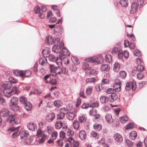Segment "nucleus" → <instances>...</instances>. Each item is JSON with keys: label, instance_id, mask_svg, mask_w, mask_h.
Masks as SVG:
<instances>
[{"label": "nucleus", "instance_id": "nucleus-30", "mask_svg": "<svg viewBox=\"0 0 147 147\" xmlns=\"http://www.w3.org/2000/svg\"><path fill=\"white\" fill-rule=\"evenodd\" d=\"M119 3L123 7H126L128 5V1L127 0H120Z\"/></svg>", "mask_w": 147, "mask_h": 147}, {"label": "nucleus", "instance_id": "nucleus-51", "mask_svg": "<svg viewBox=\"0 0 147 147\" xmlns=\"http://www.w3.org/2000/svg\"><path fill=\"white\" fill-rule=\"evenodd\" d=\"M125 142L127 145L129 147H131L133 145V143L129 140H126Z\"/></svg>", "mask_w": 147, "mask_h": 147}, {"label": "nucleus", "instance_id": "nucleus-18", "mask_svg": "<svg viewBox=\"0 0 147 147\" xmlns=\"http://www.w3.org/2000/svg\"><path fill=\"white\" fill-rule=\"evenodd\" d=\"M27 127L29 130L33 131L35 129L36 125L35 123L31 122L27 124Z\"/></svg>", "mask_w": 147, "mask_h": 147}, {"label": "nucleus", "instance_id": "nucleus-12", "mask_svg": "<svg viewBox=\"0 0 147 147\" xmlns=\"http://www.w3.org/2000/svg\"><path fill=\"white\" fill-rule=\"evenodd\" d=\"M55 117V114L53 112H51L48 114L46 116V119L49 122L52 121Z\"/></svg>", "mask_w": 147, "mask_h": 147}, {"label": "nucleus", "instance_id": "nucleus-50", "mask_svg": "<svg viewBox=\"0 0 147 147\" xmlns=\"http://www.w3.org/2000/svg\"><path fill=\"white\" fill-rule=\"evenodd\" d=\"M65 113L64 112H61L57 115V118L58 119H63L64 117Z\"/></svg>", "mask_w": 147, "mask_h": 147}, {"label": "nucleus", "instance_id": "nucleus-43", "mask_svg": "<svg viewBox=\"0 0 147 147\" xmlns=\"http://www.w3.org/2000/svg\"><path fill=\"white\" fill-rule=\"evenodd\" d=\"M89 70L90 71L89 73L90 75H96L98 73V71L96 70L93 69L91 67V69H89Z\"/></svg>", "mask_w": 147, "mask_h": 147}, {"label": "nucleus", "instance_id": "nucleus-1", "mask_svg": "<svg viewBox=\"0 0 147 147\" xmlns=\"http://www.w3.org/2000/svg\"><path fill=\"white\" fill-rule=\"evenodd\" d=\"M18 99L17 98L14 96L11 97L9 103L10 109L15 112L18 111L20 107L18 105Z\"/></svg>", "mask_w": 147, "mask_h": 147}, {"label": "nucleus", "instance_id": "nucleus-14", "mask_svg": "<svg viewBox=\"0 0 147 147\" xmlns=\"http://www.w3.org/2000/svg\"><path fill=\"white\" fill-rule=\"evenodd\" d=\"M114 138L116 141L118 142L121 143L123 140L122 136L119 133H116L114 135Z\"/></svg>", "mask_w": 147, "mask_h": 147}, {"label": "nucleus", "instance_id": "nucleus-25", "mask_svg": "<svg viewBox=\"0 0 147 147\" xmlns=\"http://www.w3.org/2000/svg\"><path fill=\"white\" fill-rule=\"evenodd\" d=\"M105 119L108 123H111L113 121V119L112 118L111 115L107 114L105 116Z\"/></svg>", "mask_w": 147, "mask_h": 147}, {"label": "nucleus", "instance_id": "nucleus-8", "mask_svg": "<svg viewBox=\"0 0 147 147\" xmlns=\"http://www.w3.org/2000/svg\"><path fill=\"white\" fill-rule=\"evenodd\" d=\"M136 88V84L134 81L131 83H127L126 85L125 89L126 90L129 91L132 89L133 91L135 90Z\"/></svg>", "mask_w": 147, "mask_h": 147}, {"label": "nucleus", "instance_id": "nucleus-4", "mask_svg": "<svg viewBox=\"0 0 147 147\" xmlns=\"http://www.w3.org/2000/svg\"><path fill=\"white\" fill-rule=\"evenodd\" d=\"M0 89L3 92V95L7 97H10L12 93V91L7 88L6 84L3 83L0 87Z\"/></svg>", "mask_w": 147, "mask_h": 147}, {"label": "nucleus", "instance_id": "nucleus-45", "mask_svg": "<svg viewBox=\"0 0 147 147\" xmlns=\"http://www.w3.org/2000/svg\"><path fill=\"white\" fill-rule=\"evenodd\" d=\"M79 120L80 123H85L86 121V118L84 116H82L79 117Z\"/></svg>", "mask_w": 147, "mask_h": 147}, {"label": "nucleus", "instance_id": "nucleus-47", "mask_svg": "<svg viewBox=\"0 0 147 147\" xmlns=\"http://www.w3.org/2000/svg\"><path fill=\"white\" fill-rule=\"evenodd\" d=\"M49 51L48 50L43 49L42 51V53L43 57H47L49 54Z\"/></svg>", "mask_w": 147, "mask_h": 147}, {"label": "nucleus", "instance_id": "nucleus-37", "mask_svg": "<svg viewBox=\"0 0 147 147\" xmlns=\"http://www.w3.org/2000/svg\"><path fill=\"white\" fill-rule=\"evenodd\" d=\"M71 59L73 63L76 65L79 63V61L77 57L73 56L71 57Z\"/></svg>", "mask_w": 147, "mask_h": 147}, {"label": "nucleus", "instance_id": "nucleus-27", "mask_svg": "<svg viewBox=\"0 0 147 147\" xmlns=\"http://www.w3.org/2000/svg\"><path fill=\"white\" fill-rule=\"evenodd\" d=\"M113 70L115 72H117L119 70L120 68V65L117 62L115 63L113 65Z\"/></svg>", "mask_w": 147, "mask_h": 147}, {"label": "nucleus", "instance_id": "nucleus-38", "mask_svg": "<svg viewBox=\"0 0 147 147\" xmlns=\"http://www.w3.org/2000/svg\"><path fill=\"white\" fill-rule=\"evenodd\" d=\"M126 75L127 73L125 71H122L120 72V77L122 79H124L126 77Z\"/></svg>", "mask_w": 147, "mask_h": 147}, {"label": "nucleus", "instance_id": "nucleus-19", "mask_svg": "<svg viewBox=\"0 0 147 147\" xmlns=\"http://www.w3.org/2000/svg\"><path fill=\"white\" fill-rule=\"evenodd\" d=\"M79 137L80 139L82 140H84L86 138V132L84 130H82L80 132Z\"/></svg>", "mask_w": 147, "mask_h": 147}, {"label": "nucleus", "instance_id": "nucleus-59", "mask_svg": "<svg viewBox=\"0 0 147 147\" xmlns=\"http://www.w3.org/2000/svg\"><path fill=\"white\" fill-rule=\"evenodd\" d=\"M144 76L143 74L141 72L139 73L137 75V78L139 80L141 79Z\"/></svg>", "mask_w": 147, "mask_h": 147}, {"label": "nucleus", "instance_id": "nucleus-9", "mask_svg": "<svg viewBox=\"0 0 147 147\" xmlns=\"http://www.w3.org/2000/svg\"><path fill=\"white\" fill-rule=\"evenodd\" d=\"M121 82L120 81L115 83L113 85V89L116 92H119L121 91Z\"/></svg>", "mask_w": 147, "mask_h": 147}, {"label": "nucleus", "instance_id": "nucleus-49", "mask_svg": "<svg viewBox=\"0 0 147 147\" xmlns=\"http://www.w3.org/2000/svg\"><path fill=\"white\" fill-rule=\"evenodd\" d=\"M99 106V104L98 102L97 101L94 102H93L91 105H90V107L92 108L94 107H97Z\"/></svg>", "mask_w": 147, "mask_h": 147}, {"label": "nucleus", "instance_id": "nucleus-42", "mask_svg": "<svg viewBox=\"0 0 147 147\" xmlns=\"http://www.w3.org/2000/svg\"><path fill=\"white\" fill-rule=\"evenodd\" d=\"M92 87L88 86L86 90V94L88 95H90L92 93Z\"/></svg>", "mask_w": 147, "mask_h": 147}, {"label": "nucleus", "instance_id": "nucleus-21", "mask_svg": "<svg viewBox=\"0 0 147 147\" xmlns=\"http://www.w3.org/2000/svg\"><path fill=\"white\" fill-rule=\"evenodd\" d=\"M64 58V57L63 56H60L59 55V57H57L54 62H55L58 65H60L62 64V59H63Z\"/></svg>", "mask_w": 147, "mask_h": 147}, {"label": "nucleus", "instance_id": "nucleus-48", "mask_svg": "<svg viewBox=\"0 0 147 147\" xmlns=\"http://www.w3.org/2000/svg\"><path fill=\"white\" fill-rule=\"evenodd\" d=\"M134 54L135 55L138 57H140L142 54L140 51L138 49H136L134 51Z\"/></svg>", "mask_w": 147, "mask_h": 147}, {"label": "nucleus", "instance_id": "nucleus-26", "mask_svg": "<svg viewBox=\"0 0 147 147\" xmlns=\"http://www.w3.org/2000/svg\"><path fill=\"white\" fill-rule=\"evenodd\" d=\"M52 50L53 51L57 53H61V49L58 45H54L52 48Z\"/></svg>", "mask_w": 147, "mask_h": 147}, {"label": "nucleus", "instance_id": "nucleus-23", "mask_svg": "<svg viewBox=\"0 0 147 147\" xmlns=\"http://www.w3.org/2000/svg\"><path fill=\"white\" fill-rule=\"evenodd\" d=\"M74 115L73 112H68L66 113L67 118L69 120H72L74 119Z\"/></svg>", "mask_w": 147, "mask_h": 147}, {"label": "nucleus", "instance_id": "nucleus-10", "mask_svg": "<svg viewBox=\"0 0 147 147\" xmlns=\"http://www.w3.org/2000/svg\"><path fill=\"white\" fill-rule=\"evenodd\" d=\"M9 115V111L6 109L3 108L0 111V115L1 116L7 117Z\"/></svg>", "mask_w": 147, "mask_h": 147}, {"label": "nucleus", "instance_id": "nucleus-39", "mask_svg": "<svg viewBox=\"0 0 147 147\" xmlns=\"http://www.w3.org/2000/svg\"><path fill=\"white\" fill-rule=\"evenodd\" d=\"M94 129L96 130L100 131L102 129V126L100 124L96 123L94 125Z\"/></svg>", "mask_w": 147, "mask_h": 147}, {"label": "nucleus", "instance_id": "nucleus-55", "mask_svg": "<svg viewBox=\"0 0 147 147\" xmlns=\"http://www.w3.org/2000/svg\"><path fill=\"white\" fill-rule=\"evenodd\" d=\"M144 67L142 65H138L137 67V69L138 71H142L144 69Z\"/></svg>", "mask_w": 147, "mask_h": 147}, {"label": "nucleus", "instance_id": "nucleus-63", "mask_svg": "<svg viewBox=\"0 0 147 147\" xmlns=\"http://www.w3.org/2000/svg\"><path fill=\"white\" fill-rule=\"evenodd\" d=\"M106 92L108 94H111L114 92L113 89L112 88H108Z\"/></svg>", "mask_w": 147, "mask_h": 147}, {"label": "nucleus", "instance_id": "nucleus-52", "mask_svg": "<svg viewBox=\"0 0 147 147\" xmlns=\"http://www.w3.org/2000/svg\"><path fill=\"white\" fill-rule=\"evenodd\" d=\"M96 80V79L94 78H87L86 80V81L87 82H93Z\"/></svg>", "mask_w": 147, "mask_h": 147}, {"label": "nucleus", "instance_id": "nucleus-24", "mask_svg": "<svg viewBox=\"0 0 147 147\" xmlns=\"http://www.w3.org/2000/svg\"><path fill=\"white\" fill-rule=\"evenodd\" d=\"M19 100L20 102L22 104L24 105L27 103L29 101H27V98L24 96H21L19 98Z\"/></svg>", "mask_w": 147, "mask_h": 147}, {"label": "nucleus", "instance_id": "nucleus-3", "mask_svg": "<svg viewBox=\"0 0 147 147\" xmlns=\"http://www.w3.org/2000/svg\"><path fill=\"white\" fill-rule=\"evenodd\" d=\"M13 73L16 76H20L22 77H28L30 76L31 72L30 71H26L24 73L22 71L18 70H14L13 71Z\"/></svg>", "mask_w": 147, "mask_h": 147}, {"label": "nucleus", "instance_id": "nucleus-11", "mask_svg": "<svg viewBox=\"0 0 147 147\" xmlns=\"http://www.w3.org/2000/svg\"><path fill=\"white\" fill-rule=\"evenodd\" d=\"M61 51L62 53H59V56L65 57V56H69L70 55V53L68 50L65 47H63L62 48Z\"/></svg>", "mask_w": 147, "mask_h": 147}, {"label": "nucleus", "instance_id": "nucleus-32", "mask_svg": "<svg viewBox=\"0 0 147 147\" xmlns=\"http://www.w3.org/2000/svg\"><path fill=\"white\" fill-rule=\"evenodd\" d=\"M100 102L102 103L107 102L108 100V98L107 96H102L100 98Z\"/></svg>", "mask_w": 147, "mask_h": 147}, {"label": "nucleus", "instance_id": "nucleus-36", "mask_svg": "<svg viewBox=\"0 0 147 147\" xmlns=\"http://www.w3.org/2000/svg\"><path fill=\"white\" fill-rule=\"evenodd\" d=\"M73 126L75 129H78L80 126V123L78 121H74L73 122Z\"/></svg>", "mask_w": 147, "mask_h": 147}, {"label": "nucleus", "instance_id": "nucleus-53", "mask_svg": "<svg viewBox=\"0 0 147 147\" xmlns=\"http://www.w3.org/2000/svg\"><path fill=\"white\" fill-rule=\"evenodd\" d=\"M90 105L88 103H84L82 106V108L84 109H87L90 107Z\"/></svg>", "mask_w": 147, "mask_h": 147}, {"label": "nucleus", "instance_id": "nucleus-17", "mask_svg": "<svg viewBox=\"0 0 147 147\" xmlns=\"http://www.w3.org/2000/svg\"><path fill=\"white\" fill-rule=\"evenodd\" d=\"M21 138L26 140V138L29 136V133L27 131H22L20 134Z\"/></svg>", "mask_w": 147, "mask_h": 147}, {"label": "nucleus", "instance_id": "nucleus-6", "mask_svg": "<svg viewBox=\"0 0 147 147\" xmlns=\"http://www.w3.org/2000/svg\"><path fill=\"white\" fill-rule=\"evenodd\" d=\"M19 126H18L16 127H11L7 129V131L9 132H13L12 135L13 137L14 138L18 136L20 134L19 132L18 131V128Z\"/></svg>", "mask_w": 147, "mask_h": 147}, {"label": "nucleus", "instance_id": "nucleus-44", "mask_svg": "<svg viewBox=\"0 0 147 147\" xmlns=\"http://www.w3.org/2000/svg\"><path fill=\"white\" fill-rule=\"evenodd\" d=\"M56 30L58 33L61 34L63 32V29L61 26L60 25L57 26V27L55 28Z\"/></svg>", "mask_w": 147, "mask_h": 147}, {"label": "nucleus", "instance_id": "nucleus-29", "mask_svg": "<svg viewBox=\"0 0 147 147\" xmlns=\"http://www.w3.org/2000/svg\"><path fill=\"white\" fill-rule=\"evenodd\" d=\"M54 104L55 106L57 107H59L63 105L62 101L59 100H56L54 101Z\"/></svg>", "mask_w": 147, "mask_h": 147}, {"label": "nucleus", "instance_id": "nucleus-16", "mask_svg": "<svg viewBox=\"0 0 147 147\" xmlns=\"http://www.w3.org/2000/svg\"><path fill=\"white\" fill-rule=\"evenodd\" d=\"M109 98L110 101L113 102L118 98V96L116 93L113 92L109 96Z\"/></svg>", "mask_w": 147, "mask_h": 147}, {"label": "nucleus", "instance_id": "nucleus-60", "mask_svg": "<svg viewBox=\"0 0 147 147\" xmlns=\"http://www.w3.org/2000/svg\"><path fill=\"white\" fill-rule=\"evenodd\" d=\"M123 56V53L121 51H119L118 53V57L119 59H121Z\"/></svg>", "mask_w": 147, "mask_h": 147}, {"label": "nucleus", "instance_id": "nucleus-20", "mask_svg": "<svg viewBox=\"0 0 147 147\" xmlns=\"http://www.w3.org/2000/svg\"><path fill=\"white\" fill-rule=\"evenodd\" d=\"M24 109L27 111H30L32 109V105L29 102L24 105Z\"/></svg>", "mask_w": 147, "mask_h": 147}, {"label": "nucleus", "instance_id": "nucleus-40", "mask_svg": "<svg viewBox=\"0 0 147 147\" xmlns=\"http://www.w3.org/2000/svg\"><path fill=\"white\" fill-rule=\"evenodd\" d=\"M66 134L68 136H72L74 134V132L69 129H66Z\"/></svg>", "mask_w": 147, "mask_h": 147}, {"label": "nucleus", "instance_id": "nucleus-34", "mask_svg": "<svg viewBox=\"0 0 147 147\" xmlns=\"http://www.w3.org/2000/svg\"><path fill=\"white\" fill-rule=\"evenodd\" d=\"M128 119V117L125 115H123L120 118V121L122 123H125Z\"/></svg>", "mask_w": 147, "mask_h": 147}, {"label": "nucleus", "instance_id": "nucleus-41", "mask_svg": "<svg viewBox=\"0 0 147 147\" xmlns=\"http://www.w3.org/2000/svg\"><path fill=\"white\" fill-rule=\"evenodd\" d=\"M50 61L54 62L56 60V58L53 55L49 54L47 57Z\"/></svg>", "mask_w": 147, "mask_h": 147}, {"label": "nucleus", "instance_id": "nucleus-46", "mask_svg": "<svg viewBox=\"0 0 147 147\" xmlns=\"http://www.w3.org/2000/svg\"><path fill=\"white\" fill-rule=\"evenodd\" d=\"M47 62V59L45 58H40L39 61V63L42 65H44Z\"/></svg>", "mask_w": 147, "mask_h": 147}, {"label": "nucleus", "instance_id": "nucleus-62", "mask_svg": "<svg viewBox=\"0 0 147 147\" xmlns=\"http://www.w3.org/2000/svg\"><path fill=\"white\" fill-rule=\"evenodd\" d=\"M105 140L104 138H102L100 140L98 141V144L100 145H104L105 143Z\"/></svg>", "mask_w": 147, "mask_h": 147}, {"label": "nucleus", "instance_id": "nucleus-33", "mask_svg": "<svg viewBox=\"0 0 147 147\" xmlns=\"http://www.w3.org/2000/svg\"><path fill=\"white\" fill-rule=\"evenodd\" d=\"M105 59L106 62L110 63L112 61V58L110 54H107L105 56Z\"/></svg>", "mask_w": 147, "mask_h": 147}, {"label": "nucleus", "instance_id": "nucleus-5", "mask_svg": "<svg viewBox=\"0 0 147 147\" xmlns=\"http://www.w3.org/2000/svg\"><path fill=\"white\" fill-rule=\"evenodd\" d=\"M50 71L51 72H54V74H52V75L54 76L55 78H56V75L61 74L63 72L62 69L59 67H55L53 65H50L49 66Z\"/></svg>", "mask_w": 147, "mask_h": 147}, {"label": "nucleus", "instance_id": "nucleus-22", "mask_svg": "<svg viewBox=\"0 0 147 147\" xmlns=\"http://www.w3.org/2000/svg\"><path fill=\"white\" fill-rule=\"evenodd\" d=\"M82 68L84 70L87 69L89 70L91 69V67H89V64L88 62H84L83 63Z\"/></svg>", "mask_w": 147, "mask_h": 147}, {"label": "nucleus", "instance_id": "nucleus-54", "mask_svg": "<svg viewBox=\"0 0 147 147\" xmlns=\"http://www.w3.org/2000/svg\"><path fill=\"white\" fill-rule=\"evenodd\" d=\"M49 83L52 85H55L57 83V81L55 79H52L49 80Z\"/></svg>", "mask_w": 147, "mask_h": 147}, {"label": "nucleus", "instance_id": "nucleus-61", "mask_svg": "<svg viewBox=\"0 0 147 147\" xmlns=\"http://www.w3.org/2000/svg\"><path fill=\"white\" fill-rule=\"evenodd\" d=\"M57 143L58 145L60 146H62L63 145L62 140V139H59L57 141Z\"/></svg>", "mask_w": 147, "mask_h": 147}, {"label": "nucleus", "instance_id": "nucleus-64", "mask_svg": "<svg viewBox=\"0 0 147 147\" xmlns=\"http://www.w3.org/2000/svg\"><path fill=\"white\" fill-rule=\"evenodd\" d=\"M123 54L125 58L126 59H127L129 56V53L128 52L126 51H124Z\"/></svg>", "mask_w": 147, "mask_h": 147}, {"label": "nucleus", "instance_id": "nucleus-7", "mask_svg": "<svg viewBox=\"0 0 147 147\" xmlns=\"http://www.w3.org/2000/svg\"><path fill=\"white\" fill-rule=\"evenodd\" d=\"M85 61L94 65H97L100 63V60L97 57L86 58L85 59Z\"/></svg>", "mask_w": 147, "mask_h": 147}, {"label": "nucleus", "instance_id": "nucleus-31", "mask_svg": "<svg viewBox=\"0 0 147 147\" xmlns=\"http://www.w3.org/2000/svg\"><path fill=\"white\" fill-rule=\"evenodd\" d=\"M137 136V133L135 131H132L130 133L129 137L130 138L133 140H134Z\"/></svg>", "mask_w": 147, "mask_h": 147}, {"label": "nucleus", "instance_id": "nucleus-56", "mask_svg": "<svg viewBox=\"0 0 147 147\" xmlns=\"http://www.w3.org/2000/svg\"><path fill=\"white\" fill-rule=\"evenodd\" d=\"M40 8L38 6H36L34 9L35 13L37 14L40 11Z\"/></svg>", "mask_w": 147, "mask_h": 147}, {"label": "nucleus", "instance_id": "nucleus-35", "mask_svg": "<svg viewBox=\"0 0 147 147\" xmlns=\"http://www.w3.org/2000/svg\"><path fill=\"white\" fill-rule=\"evenodd\" d=\"M63 123L61 121H57L55 124V126L56 128L57 129H59L61 128L62 126Z\"/></svg>", "mask_w": 147, "mask_h": 147}, {"label": "nucleus", "instance_id": "nucleus-15", "mask_svg": "<svg viewBox=\"0 0 147 147\" xmlns=\"http://www.w3.org/2000/svg\"><path fill=\"white\" fill-rule=\"evenodd\" d=\"M54 39L52 37L51 35H49L47 36L45 39V42L48 45H50L52 44L54 42Z\"/></svg>", "mask_w": 147, "mask_h": 147}, {"label": "nucleus", "instance_id": "nucleus-13", "mask_svg": "<svg viewBox=\"0 0 147 147\" xmlns=\"http://www.w3.org/2000/svg\"><path fill=\"white\" fill-rule=\"evenodd\" d=\"M138 8V5L136 3H132L131 5V9L130 10V13L132 14H135Z\"/></svg>", "mask_w": 147, "mask_h": 147}, {"label": "nucleus", "instance_id": "nucleus-57", "mask_svg": "<svg viewBox=\"0 0 147 147\" xmlns=\"http://www.w3.org/2000/svg\"><path fill=\"white\" fill-rule=\"evenodd\" d=\"M134 127V125L131 123H129L125 127V128L126 129H132Z\"/></svg>", "mask_w": 147, "mask_h": 147}, {"label": "nucleus", "instance_id": "nucleus-2", "mask_svg": "<svg viewBox=\"0 0 147 147\" xmlns=\"http://www.w3.org/2000/svg\"><path fill=\"white\" fill-rule=\"evenodd\" d=\"M6 120L10 125H13L19 123L20 121V119L14 115H10Z\"/></svg>", "mask_w": 147, "mask_h": 147}, {"label": "nucleus", "instance_id": "nucleus-58", "mask_svg": "<svg viewBox=\"0 0 147 147\" xmlns=\"http://www.w3.org/2000/svg\"><path fill=\"white\" fill-rule=\"evenodd\" d=\"M57 134V133L56 131H54L52 133L51 135V137L53 140H55L56 138Z\"/></svg>", "mask_w": 147, "mask_h": 147}, {"label": "nucleus", "instance_id": "nucleus-28", "mask_svg": "<svg viewBox=\"0 0 147 147\" xmlns=\"http://www.w3.org/2000/svg\"><path fill=\"white\" fill-rule=\"evenodd\" d=\"M101 69L102 71H108L109 69V66L107 64H102L101 66Z\"/></svg>", "mask_w": 147, "mask_h": 147}]
</instances>
